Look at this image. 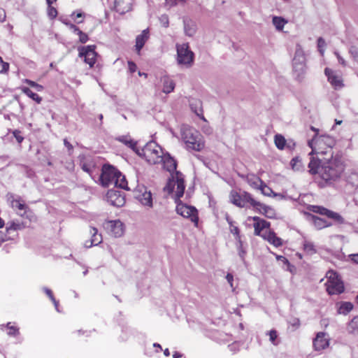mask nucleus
<instances>
[{"label": "nucleus", "mask_w": 358, "mask_h": 358, "mask_svg": "<svg viewBox=\"0 0 358 358\" xmlns=\"http://www.w3.org/2000/svg\"><path fill=\"white\" fill-rule=\"evenodd\" d=\"M324 74L327 77V80L330 83L334 89H341L344 86L343 80L340 77L335 75L334 71L328 67L325 68Z\"/></svg>", "instance_id": "aec40b11"}, {"label": "nucleus", "mask_w": 358, "mask_h": 358, "mask_svg": "<svg viewBox=\"0 0 358 358\" xmlns=\"http://www.w3.org/2000/svg\"><path fill=\"white\" fill-rule=\"evenodd\" d=\"M250 205L253 207V208L255 209V211H257L261 214L264 213V210L267 207L266 205L262 203L259 201H257L253 198L250 203Z\"/></svg>", "instance_id": "58836bf2"}, {"label": "nucleus", "mask_w": 358, "mask_h": 358, "mask_svg": "<svg viewBox=\"0 0 358 358\" xmlns=\"http://www.w3.org/2000/svg\"><path fill=\"white\" fill-rule=\"evenodd\" d=\"M118 140L132 149L134 151H136V142L132 140L130 137L128 136H121L118 138Z\"/></svg>", "instance_id": "e433bc0d"}, {"label": "nucleus", "mask_w": 358, "mask_h": 358, "mask_svg": "<svg viewBox=\"0 0 358 358\" xmlns=\"http://www.w3.org/2000/svg\"><path fill=\"white\" fill-rule=\"evenodd\" d=\"M11 207L20 211H24L25 213L27 210L29 209L28 206L25 203L24 201L20 197L17 199H13L11 201Z\"/></svg>", "instance_id": "c85d7f7f"}, {"label": "nucleus", "mask_w": 358, "mask_h": 358, "mask_svg": "<svg viewBox=\"0 0 358 358\" xmlns=\"http://www.w3.org/2000/svg\"><path fill=\"white\" fill-rule=\"evenodd\" d=\"M90 234L92 236V238L90 240L85 241V246L86 248H91L93 245H97L101 243L102 236L101 234H98L96 228L91 227L90 228Z\"/></svg>", "instance_id": "b1692460"}, {"label": "nucleus", "mask_w": 358, "mask_h": 358, "mask_svg": "<svg viewBox=\"0 0 358 358\" xmlns=\"http://www.w3.org/2000/svg\"><path fill=\"white\" fill-rule=\"evenodd\" d=\"M10 65L8 62H6L3 60L2 57L0 56V73L6 74L8 73L9 71Z\"/></svg>", "instance_id": "de8ad7c7"}, {"label": "nucleus", "mask_w": 358, "mask_h": 358, "mask_svg": "<svg viewBox=\"0 0 358 358\" xmlns=\"http://www.w3.org/2000/svg\"><path fill=\"white\" fill-rule=\"evenodd\" d=\"M136 198L144 206L151 208L152 206V198L150 192L144 188V192L138 190L136 193Z\"/></svg>", "instance_id": "5701e85b"}, {"label": "nucleus", "mask_w": 358, "mask_h": 358, "mask_svg": "<svg viewBox=\"0 0 358 358\" xmlns=\"http://www.w3.org/2000/svg\"><path fill=\"white\" fill-rule=\"evenodd\" d=\"M176 211L183 217L189 219L195 227H198L199 215L198 210L195 207L186 205L180 201L177 203Z\"/></svg>", "instance_id": "1a4fd4ad"}, {"label": "nucleus", "mask_w": 358, "mask_h": 358, "mask_svg": "<svg viewBox=\"0 0 358 358\" xmlns=\"http://www.w3.org/2000/svg\"><path fill=\"white\" fill-rule=\"evenodd\" d=\"M303 250L309 255L315 254L317 252L313 243L306 241H304L303 243Z\"/></svg>", "instance_id": "a18cd8bd"}, {"label": "nucleus", "mask_w": 358, "mask_h": 358, "mask_svg": "<svg viewBox=\"0 0 358 358\" xmlns=\"http://www.w3.org/2000/svg\"><path fill=\"white\" fill-rule=\"evenodd\" d=\"M182 138L188 150L199 152L204 148L201 135L196 130L189 128L183 129Z\"/></svg>", "instance_id": "20e7f679"}, {"label": "nucleus", "mask_w": 358, "mask_h": 358, "mask_svg": "<svg viewBox=\"0 0 358 358\" xmlns=\"http://www.w3.org/2000/svg\"><path fill=\"white\" fill-rule=\"evenodd\" d=\"M351 261L354 263L358 264V253L357 254H351L349 255Z\"/></svg>", "instance_id": "0e129e2a"}, {"label": "nucleus", "mask_w": 358, "mask_h": 358, "mask_svg": "<svg viewBox=\"0 0 358 358\" xmlns=\"http://www.w3.org/2000/svg\"><path fill=\"white\" fill-rule=\"evenodd\" d=\"M70 16L73 20V21L77 24L83 22L85 18V13H83L80 10L73 11Z\"/></svg>", "instance_id": "f704fd0d"}, {"label": "nucleus", "mask_w": 358, "mask_h": 358, "mask_svg": "<svg viewBox=\"0 0 358 358\" xmlns=\"http://www.w3.org/2000/svg\"><path fill=\"white\" fill-rule=\"evenodd\" d=\"M6 19V12L5 10L0 8V22H3Z\"/></svg>", "instance_id": "338daca9"}, {"label": "nucleus", "mask_w": 358, "mask_h": 358, "mask_svg": "<svg viewBox=\"0 0 358 358\" xmlns=\"http://www.w3.org/2000/svg\"><path fill=\"white\" fill-rule=\"evenodd\" d=\"M134 0H115L114 8L121 15L125 14L132 10Z\"/></svg>", "instance_id": "a211bd4d"}, {"label": "nucleus", "mask_w": 358, "mask_h": 358, "mask_svg": "<svg viewBox=\"0 0 358 358\" xmlns=\"http://www.w3.org/2000/svg\"><path fill=\"white\" fill-rule=\"evenodd\" d=\"M252 219L254 221V233L256 236H260L262 237V234L265 232V231L270 230V222L257 216H254L252 217Z\"/></svg>", "instance_id": "dca6fc26"}, {"label": "nucleus", "mask_w": 358, "mask_h": 358, "mask_svg": "<svg viewBox=\"0 0 358 358\" xmlns=\"http://www.w3.org/2000/svg\"><path fill=\"white\" fill-rule=\"evenodd\" d=\"M330 275L325 283L327 292L329 295L340 294L344 292L345 287L343 281L338 279L336 272H329Z\"/></svg>", "instance_id": "6e6552de"}, {"label": "nucleus", "mask_w": 358, "mask_h": 358, "mask_svg": "<svg viewBox=\"0 0 358 358\" xmlns=\"http://www.w3.org/2000/svg\"><path fill=\"white\" fill-rule=\"evenodd\" d=\"M143 156L145 160L151 164L162 162L163 159V151L162 148L155 143L150 142L142 150Z\"/></svg>", "instance_id": "39448f33"}, {"label": "nucleus", "mask_w": 358, "mask_h": 358, "mask_svg": "<svg viewBox=\"0 0 358 358\" xmlns=\"http://www.w3.org/2000/svg\"><path fill=\"white\" fill-rule=\"evenodd\" d=\"M163 164V168L169 173L176 171L177 164L176 160L171 157L169 155H163V159L162 160Z\"/></svg>", "instance_id": "a878e982"}, {"label": "nucleus", "mask_w": 358, "mask_h": 358, "mask_svg": "<svg viewBox=\"0 0 358 358\" xmlns=\"http://www.w3.org/2000/svg\"><path fill=\"white\" fill-rule=\"evenodd\" d=\"M48 15L51 18H55L57 15V9L55 7L52 6V5L48 6Z\"/></svg>", "instance_id": "6e6d98bb"}, {"label": "nucleus", "mask_w": 358, "mask_h": 358, "mask_svg": "<svg viewBox=\"0 0 358 358\" xmlns=\"http://www.w3.org/2000/svg\"><path fill=\"white\" fill-rule=\"evenodd\" d=\"M5 327L8 329V336H17L20 334L19 328L12 322H8Z\"/></svg>", "instance_id": "4c0bfd02"}, {"label": "nucleus", "mask_w": 358, "mask_h": 358, "mask_svg": "<svg viewBox=\"0 0 358 358\" xmlns=\"http://www.w3.org/2000/svg\"><path fill=\"white\" fill-rule=\"evenodd\" d=\"M353 304L349 301H344L341 303V306L338 308V313L343 315H348L352 309Z\"/></svg>", "instance_id": "473e14b6"}, {"label": "nucleus", "mask_w": 358, "mask_h": 358, "mask_svg": "<svg viewBox=\"0 0 358 358\" xmlns=\"http://www.w3.org/2000/svg\"><path fill=\"white\" fill-rule=\"evenodd\" d=\"M24 227V224L20 222L11 221L8 222L6 227V232H4L7 240H14L18 235V231L23 229Z\"/></svg>", "instance_id": "2eb2a0df"}, {"label": "nucleus", "mask_w": 358, "mask_h": 358, "mask_svg": "<svg viewBox=\"0 0 358 358\" xmlns=\"http://www.w3.org/2000/svg\"><path fill=\"white\" fill-rule=\"evenodd\" d=\"M178 62L180 64L190 66L194 62V53L189 50L187 43L177 45Z\"/></svg>", "instance_id": "9d476101"}, {"label": "nucleus", "mask_w": 358, "mask_h": 358, "mask_svg": "<svg viewBox=\"0 0 358 358\" xmlns=\"http://www.w3.org/2000/svg\"><path fill=\"white\" fill-rule=\"evenodd\" d=\"M5 241H8L6 236L4 234V232L0 231V246Z\"/></svg>", "instance_id": "69168bd1"}, {"label": "nucleus", "mask_w": 358, "mask_h": 358, "mask_svg": "<svg viewBox=\"0 0 358 358\" xmlns=\"http://www.w3.org/2000/svg\"><path fill=\"white\" fill-rule=\"evenodd\" d=\"M80 166L86 173L92 175L96 169V164L90 156H83L80 159Z\"/></svg>", "instance_id": "4be33fe9"}, {"label": "nucleus", "mask_w": 358, "mask_h": 358, "mask_svg": "<svg viewBox=\"0 0 358 358\" xmlns=\"http://www.w3.org/2000/svg\"><path fill=\"white\" fill-rule=\"evenodd\" d=\"M95 45H87L78 48V56L84 58V62L91 68L94 66L96 62L97 53L95 51Z\"/></svg>", "instance_id": "f8f14e48"}, {"label": "nucleus", "mask_w": 358, "mask_h": 358, "mask_svg": "<svg viewBox=\"0 0 358 358\" xmlns=\"http://www.w3.org/2000/svg\"><path fill=\"white\" fill-rule=\"evenodd\" d=\"M226 278L227 280V282L229 283L231 287L234 289V285H233V281H234V276L231 273H227Z\"/></svg>", "instance_id": "e2e57ef3"}, {"label": "nucleus", "mask_w": 358, "mask_h": 358, "mask_svg": "<svg viewBox=\"0 0 358 358\" xmlns=\"http://www.w3.org/2000/svg\"><path fill=\"white\" fill-rule=\"evenodd\" d=\"M311 175H318L317 185L320 188L334 186L338 182L345 171L342 156L331 153L329 158L310 157L308 164Z\"/></svg>", "instance_id": "f257e3e1"}, {"label": "nucleus", "mask_w": 358, "mask_h": 358, "mask_svg": "<svg viewBox=\"0 0 358 358\" xmlns=\"http://www.w3.org/2000/svg\"><path fill=\"white\" fill-rule=\"evenodd\" d=\"M229 198L231 202L239 208H244L248 203L250 204L252 200V196L250 193L247 192L238 193L234 190L231 192Z\"/></svg>", "instance_id": "ddd939ff"}, {"label": "nucleus", "mask_w": 358, "mask_h": 358, "mask_svg": "<svg viewBox=\"0 0 358 358\" xmlns=\"http://www.w3.org/2000/svg\"><path fill=\"white\" fill-rule=\"evenodd\" d=\"M304 217L307 221H308L311 224L314 226V227L320 230L326 227H329L332 226V223L329 222L325 218L320 217L317 215H315L310 213L304 212Z\"/></svg>", "instance_id": "4468645a"}, {"label": "nucleus", "mask_w": 358, "mask_h": 358, "mask_svg": "<svg viewBox=\"0 0 358 358\" xmlns=\"http://www.w3.org/2000/svg\"><path fill=\"white\" fill-rule=\"evenodd\" d=\"M161 23L164 27H168L169 24V17L166 15H163L159 18Z\"/></svg>", "instance_id": "13d9d810"}, {"label": "nucleus", "mask_w": 358, "mask_h": 358, "mask_svg": "<svg viewBox=\"0 0 358 358\" xmlns=\"http://www.w3.org/2000/svg\"><path fill=\"white\" fill-rule=\"evenodd\" d=\"M262 215L268 218H273L275 216V212L273 208L267 206Z\"/></svg>", "instance_id": "8fccbe9b"}, {"label": "nucleus", "mask_w": 358, "mask_h": 358, "mask_svg": "<svg viewBox=\"0 0 358 358\" xmlns=\"http://www.w3.org/2000/svg\"><path fill=\"white\" fill-rule=\"evenodd\" d=\"M348 329L350 333H355L358 331V315L354 317L349 322Z\"/></svg>", "instance_id": "79ce46f5"}, {"label": "nucleus", "mask_w": 358, "mask_h": 358, "mask_svg": "<svg viewBox=\"0 0 358 358\" xmlns=\"http://www.w3.org/2000/svg\"><path fill=\"white\" fill-rule=\"evenodd\" d=\"M262 238L275 247H279L282 245V240L278 237L275 233L271 230L265 231L262 234Z\"/></svg>", "instance_id": "393cba45"}, {"label": "nucleus", "mask_w": 358, "mask_h": 358, "mask_svg": "<svg viewBox=\"0 0 358 358\" xmlns=\"http://www.w3.org/2000/svg\"><path fill=\"white\" fill-rule=\"evenodd\" d=\"M307 70L306 58L300 45H296L294 57L292 59V76L295 80L301 83L306 76Z\"/></svg>", "instance_id": "7ed1b4c3"}, {"label": "nucleus", "mask_w": 358, "mask_h": 358, "mask_svg": "<svg viewBox=\"0 0 358 358\" xmlns=\"http://www.w3.org/2000/svg\"><path fill=\"white\" fill-rule=\"evenodd\" d=\"M161 81L163 83L162 92L165 94H169L174 90L175 83L167 76L162 77Z\"/></svg>", "instance_id": "bb28decb"}, {"label": "nucleus", "mask_w": 358, "mask_h": 358, "mask_svg": "<svg viewBox=\"0 0 358 358\" xmlns=\"http://www.w3.org/2000/svg\"><path fill=\"white\" fill-rule=\"evenodd\" d=\"M285 138L280 134L275 136V144L278 149L282 150L285 145Z\"/></svg>", "instance_id": "37998d69"}, {"label": "nucleus", "mask_w": 358, "mask_h": 358, "mask_svg": "<svg viewBox=\"0 0 358 358\" xmlns=\"http://www.w3.org/2000/svg\"><path fill=\"white\" fill-rule=\"evenodd\" d=\"M150 29L147 28L136 37L135 50L138 55L141 54V51L150 38Z\"/></svg>", "instance_id": "412c9836"}, {"label": "nucleus", "mask_w": 358, "mask_h": 358, "mask_svg": "<svg viewBox=\"0 0 358 358\" xmlns=\"http://www.w3.org/2000/svg\"><path fill=\"white\" fill-rule=\"evenodd\" d=\"M326 334L324 332H319L317 334L316 337L313 339V345L316 351H320L329 345V341L326 337Z\"/></svg>", "instance_id": "6ab92c4d"}, {"label": "nucleus", "mask_w": 358, "mask_h": 358, "mask_svg": "<svg viewBox=\"0 0 358 358\" xmlns=\"http://www.w3.org/2000/svg\"><path fill=\"white\" fill-rule=\"evenodd\" d=\"M118 174V170L114 166L108 164L103 165L102 172L100 176L101 184L103 187L113 185Z\"/></svg>", "instance_id": "9b49d317"}, {"label": "nucleus", "mask_w": 358, "mask_h": 358, "mask_svg": "<svg viewBox=\"0 0 358 358\" xmlns=\"http://www.w3.org/2000/svg\"><path fill=\"white\" fill-rule=\"evenodd\" d=\"M107 199L111 205L117 207L123 206L125 203L124 197L116 190H109L107 192Z\"/></svg>", "instance_id": "f3484780"}, {"label": "nucleus", "mask_w": 358, "mask_h": 358, "mask_svg": "<svg viewBox=\"0 0 358 358\" xmlns=\"http://www.w3.org/2000/svg\"><path fill=\"white\" fill-rule=\"evenodd\" d=\"M66 26L75 34H78L80 29L78 27L73 23H66Z\"/></svg>", "instance_id": "bf43d9fd"}, {"label": "nucleus", "mask_w": 358, "mask_h": 358, "mask_svg": "<svg viewBox=\"0 0 358 358\" xmlns=\"http://www.w3.org/2000/svg\"><path fill=\"white\" fill-rule=\"evenodd\" d=\"M179 3H185L184 0H165V6L168 8L173 7Z\"/></svg>", "instance_id": "603ef678"}, {"label": "nucleus", "mask_w": 358, "mask_h": 358, "mask_svg": "<svg viewBox=\"0 0 358 358\" xmlns=\"http://www.w3.org/2000/svg\"><path fill=\"white\" fill-rule=\"evenodd\" d=\"M310 130L315 132L313 137L308 141V145L311 148L309 153L310 157H325L324 155L333 153L332 148L336 145L334 136L327 134H320L319 129L313 126L310 127Z\"/></svg>", "instance_id": "f03ea898"}, {"label": "nucleus", "mask_w": 358, "mask_h": 358, "mask_svg": "<svg viewBox=\"0 0 358 358\" xmlns=\"http://www.w3.org/2000/svg\"><path fill=\"white\" fill-rule=\"evenodd\" d=\"M23 83H26L29 87L34 88L37 92H42L44 90V87L43 85L31 80L24 79Z\"/></svg>", "instance_id": "a19ab883"}, {"label": "nucleus", "mask_w": 358, "mask_h": 358, "mask_svg": "<svg viewBox=\"0 0 358 358\" xmlns=\"http://www.w3.org/2000/svg\"><path fill=\"white\" fill-rule=\"evenodd\" d=\"M79 36V41L81 43H85L89 40L88 35L86 33H84L83 31H79V32L77 34Z\"/></svg>", "instance_id": "5fc2aeb1"}, {"label": "nucleus", "mask_w": 358, "mask_h": 358, "mask_svg": "<svg viewBox=\"0 0 358 358\" xmlns=\"http://www.w3.org/2000/svg\"><path fill=\"white\" fill-rule=\"evenodd\" d=\"M21 92L27 95L29 98L31 99L36 103L40 104L43 99L38 94L33 92L29 87L22 86L20 87Z\"/></svg>", "instance_id": "c756f323"}, {"label": "nucleus", "mask_w": 358, "mask_h": 358, "mask_svg": "<svg viewBox=\"0 0 358 358\" xmlns=\"http://www.w3.org/2000/svg\"><path fill=\"white\" fill-rule=\"evenodd\" d=\"M43 290H44V292L46 294V295L49 297V299L51 301H55V296H54V294H53V293H52L51 289L45 287V288L43 289Z\"/></svg>", "instance_id": "680f3d73"}, {"label": "nucleus", "mask_w": 358, "mask_h": 358, "mask_svg": "<svg viewBox=\"0 0 358 358\" xmlns=\"http://www.w3.org/2000/svg\"><path fill=\"white\" fill-rule=\"evenodd\" d=\"M300 325V322L298 318L292 320V327L298 328Z\"/></svg>", "instance_id": "774afa93"}, {"label": "nucleus", "mask_w": 358, "mask_h": 358, "mask_svg": "<svg viewBox=\"0 0 358 358\" xmlns=\"http://www.w3.org/2000/svg\"><path fill=\"white\" fill-rule=\"evenodd\" d=\"M176 185V196L177 199H180L184 194L185 185L184 182L183 176L181 173L176 171L175 178L173 177L172 180H169L164 189L169 193L174 191V187Z\"/></svg>", "instance_id": "0eeeda50"}, {"label": "nucleus", "mask_w": 358, "mask_h": 358, "mask_svg": "<svg viewBox=\"0 0 358 358\" xmlns=\"http://www.w3.org/2000/svg\"><path fill=\"white\" fill-rule=\"evenodd\" d=\"M111 231L116 237H120L124 234L123 224L120 220L110 222Z\"/></svg>", "instance_id": "7c9ffc66"}, {"label": "nucleus", "mask_w": 358, "mask_h": 358, "mask_svg": "<svg viewBox=\"0 0 358 358\" xmlns=\"http://www.w3.org/2000/svg\"><path fill=\"white\" fill-rule=\"evenodd\" d=\"M292 170L297 171H303L305 170V164L301 162L299 157L292 158Z\"/></svg>", "instance_id": "72a5a7b5"}, {"label": "nucleus", "mask_w": 358, "mask_h": 358, "mask_svg": "<svg viewBox=\"0 0 358 358\" xmlns=\"http://www.w3.org/2000/svg\"><path fill=\"white\" fill-rule=\"evenodd\" d=\"M334 55H336V57H337L338 59V62L343 66H346V62L345 60L341 56V55L339 54V52L338 51H335L334 52Z\"/></svg>", "instance_id": "052dcab7"}, {"label": "nucleus", "mask_w": 358, "mask_h": 358, "mask_svg": "<svg viewBox=\"0 0 358 358\" xmlns=\"http://www.w3.org/2000/svg\"><path fill=\"white\" fill-rule=\"evenodd\" d=\"M317 48L320 54L322 55L324 54V48L326 46L325 41L322 37H319L317 38Z\"/></svg>", "instance_id": "3c124183"}, {"label": "nucleus", "mask_w": 358, "mask_h": 358, "mask_svg": "<svg viewBox=\"0 0 358 358\" xmlns=\"http://www.w3.org/2000/svg\"><path fill=\"white\" fill-rule=\"evenodd\" d=\"M273 23L278 30H282L287 22L280 17H274L273 18Z\"/></svg>", "instance_id": "c03bdc74"}, {"label": "nucleus", "mask_w": 358, "mask_h": 358, "mask_svg": "<svg viewBox=\"0 0 358 358\" xmlns=\"http://www.w3.org/2000/svg\"><path fill=\"white\" fill-rule=\"evenodd\" d=\"M276 259L279 262V264H281L283 269L291 271L290 263L286 257L282 255H276Z\"/></svg>", "instance_id": "ea45409f"}, {"label": "nucleus", "mask_w": 358, "mask_h": 358, "mask_svg": "<svg viewBox=\"0 0 358 358\" xmlns=\"http://www.w3.org/2000/svg\"><path fill=\"white\" fill-rule=\"evenodd\" d=\"M308 208L314 213L325 216L327 220L332 223V225L343 224L345 223V219L338 213L324 206L310 205Z\"/></svg>", "instance_id": "423d86ee"}, {"label": "nucleus", "mask_w": 358, "mask_h": 358, "mask_svg": "<svg viewBox=\"0 0 358 358\" xmlns=\"http://www.w3.org/2000/svg\"><path fill=\"white\" fill-rule=\"evenodd\" d=\"M260 189L262 193L265 196H271L273 193V190L270 188L263 181V183L261 184L259 189Z\"/></svg>", "instance_id": "49530a36"}, {"label": "nucleus", "mask_w": 358, "mask_h": 358, "mask_svg": "<svg viewBox=\"0 0 358 358\" xmlns=\"http://www.w3.org/2000/svg\"><path fill=\"white\" fill-rule=\"evenodd\" d=\"M113 185L121 189L127 190L129 189L125 176L122 175L120 171H118V174H117V177Z\"/></svg>", "instance_id": "2f4dec72"}, {"label": "nucleus", "mask_w": 358, "mask_h": 358, "mask_svg": "<svg viewBox=\"0 0 358 358\" xmlns=\"http://www.w3.org/2000/svg\"><path fill=\"white\" fill-rule=\"evenodd\" d=\"M268 336H269V340L273 344V345H277L278 344V342H276V339L278 338V334H277V331L275 330H271L269 332H268Z\"/></svg>", "instance_id": "864d4df0"}, {"label": "nucleus", "mask_w": 358, "mask_h": 358, "mask_svg": "<svg viewBox=\"0 0 358 358\" xmlns=\"http://www.w3.org/2000/svg\"><path fill=\"white\" fill-rule=\"evenodd\" d=\"M127 64H128V69L130 73H133L136 71L137 66L134 62L128 61Z\"/></svg>", "instance_id": "4d7b16f0"}, {"label": "nucleus", "mask_w": 358, "mask_h": 358, "mask_svg": "<svg viewBox=\"0 0 358 358\" xmlns=\"http://www.w3.org/2000/svg\"><path fill=\"white\" fill-rule=\"evenodd\" d=\"M349 52L351 55L354 61L358 63V47L355 45L350 46L349 49Z\"/></svg>", "instance_id": "09e8293b"}, {"label": "nucleus", "mask_w": 358, "mask_h": 358, "mask_svg": "<svg viewBox=\"0 0 358 358\" xmlns=\"http://www.w3.org/2000/svg\"><path fill=\"white\" fill-rule=\"evenodd\" d=\"M246 182L253 189H258L263 180L257 176L253 173H249L246 176Z\"/></svg>", "instance_id": "cd10ccee"}, {"label": "nucleus", "mask_w": 358, "mask_h": 358, "mask_svg": "<svg viewBox=\"0 0 358 358\" xmlns=\"http://www.w3.org/2000/svg\"><path fill=\"white\" fill-rule=\"evenodd\" d=\"M227 222L229 224L230 231L235 236V238L241 243V239L240 236V230L237 226L234 224V222L229 219H227Z\"/></svg>", "instance_id": "c9c22d12"}]
</instances>
